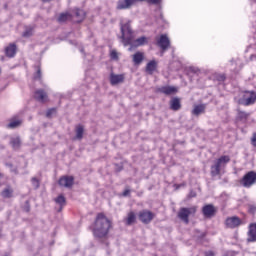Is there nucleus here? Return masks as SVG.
Returning <instances> with one entry per match:
<instances>
[{"label": "nucleus", "instance_id": "obj_1", "mask_svg": "<svg viewBox=\"0 0 256 256\" xmlns=\"http://www.w3.org/2000/svg\"><path fill=\"white\" fill-rule=\"evenodd\" d=\"M110 228L111 222L106 218L105 214H98L93 228L94 237H98V239L107 237Z\"/></svg>", "mask_w": 256, "mask_h": 256}, {"label": "nucleus", "instance_id": "obj_2", "mask_svg": "<svg viewBox=\"0 0 256 256\" xmlns=\"http://www.w3.org/2000/svg\"><path fill=\"white\" fill-rule=\"evenodd\" d=\"M120 31L122 34L120 38L122 39L124 47H127V45H133V39H135V36L133 35V29H131V20L125 24L121 22Z\"/></svg>", "mask_w": 256, "mask_h": 256}, {"label": "nucleus", "instance_id": "obj_3", "mask_svg": "<svg viewBox=\"0 0 256 256\" xmlns=\"http://www.w3.org/2000/svg\"><path fill=\"white\" fill-rule=\"evenodd\" d=\"M231 161L229 156H221L220 158L214 161V164L211 166V175L212 177H217L221 175V169L225 168L227 163Z\"/></svg>", "mask_w": 256, "mask_h": 256}, {"label": "nucleus", "instance_id": "obj_4", "mask_svg": "<svg viewBox=\"0 0 256 256\" xmlns=\"http://www.w3.org/2000/svg\"><path fill=\"white\" fill-rule=\"evenodd\" d=\"M195 213H197V207L193 206V207H189V208H180L179 212H178V218L183 221V223H185L186 225H189V217H191V215H195Z\"/></svg>", "mask_w": 256, "mask_h": 256}, {"label": "nucleus", "instance_id": "obj_5", "mask_svg": "<svg viewBox=\"0 0 256 256\" xmlns=\"http://www.w3.org/2000/svg\"><path fill=\"white\" fill-rule=\"evenodd\" d=\"M255 102H256L255 91H245L242 93V96L239 99L240 105H245L246 107H249V105H255Z\"/></svg>", "mask_w": 256, "mask_h": 256}, {"label": "nucleus", "instance_id": "obj_6", "mask_svg": "<svg viewBox=\"0 0 256 256\" xmlns=\"http://www.w3.org/2000/svg\"><path fill=\"white\" fill-rule=\"evenodd\" d=\"M241 185H243V187H252V185L256 184V172L255 171H250L248 173H246L242 180H241Z\"/></svg>", "mask_w": 256, "mask_h": 256}, {"label": "nucleus", "instance_id": "obj_7", "mask_svg": "<svg viewBox=\"0 0 256 256\" xmlns=\"http://www.w3.org/2000/svg\"><path fill=\"white\" fill-rule=\"evenodd\" d=\"M154 217H155V214H153L151 211H148V210L140 211L138 214L139 220L143 222L145 225H148V223H151Z\"/></svg>", "mask_w": 256, "mask_h": 256}, {"label": "nucleus", "instance_id": "obj_8", "mask_svg": "<svg viewBox=\"0 0 256 256\" xmlns=\"http://www.w3.org/2000/svg\"><path fill=\"white\" fill-rule=\"evenodd\" d=\"M202 213L204 217L211 219V217H215V215H217V208L213 204H207L203 206Z\"/></svg>", "mask_w": 256, "mask_h": 256}, {"label": "nucleus", "instance_id": "obj_9", "mask_svg": "<svg viewBox=\"0 0 256 256\" xmlns=\"http://www.w3.org/2000/svg\"><path fill=\"white\" fill-rule=\"evenodd\" d=\"M157 45H159L160 49L162 51H167L171 45V41L169 40V37L167 34H162L160 38L157 40Z\"/></svg>", "mask_w": 256, "mask_h": 256}, {"label": "nucleus", "instance_id": "obj_10", "mask_svg": "<svg viewBox=\"0 0 256 256\" xmlns=\"http://www.w3.org/2000/svg\"><path fill=\"white\" fill-rule=\"evenodd\" d=\"M75 183V178L73 176H63L59 179V186L66 187L67 189L73 187Z\"/></svg>", "mask_w": 256, "mask_h": 256}, {"label": "nucleus", "instance_id": "obj_11", "mask_svg": "<svg viewBox=\"0 0 256 256\" xmlns=\"http://www.w3.org/2000/svg\"><path fill=\"white\" fill-rule=\"evenodd\" d=\"M135 5V0H120L117 3V9L123 10V9H131Z\"/></svg>", "mask_w": 256, "mask_h": 256}, {"label": "nucleus", "instance_id": "obj_12", "mask_svg": "<svg viewBox=\"0 0 256 256\" xmlns=\"http://www.w3.org/2000/svg\"><path fill=\"white\" fill-rule=\"evenodd\" d=\"M226 225L230 229H235V227H239V225H241V219H239V217H237V216L227 218L226 219Z\"/></svg>", "mask_w": 256, "mask_h": 256}, {"label": "nucleus", "instance_id": "obj_13", "mask_svg": "<svg viewBox=\"0 0 256 256\" xmlns=\"http://www.w3.org/2000/svg\"><path fill=\"white\" fill-rule=\"evenodd\" d=\"M256 241V223H252L249 225V231H248V243H253Z\"/></svg>", "mask_w": 256, "mask_h": 256}, {"label": "nucleus", "instance_id": "obj_14", "mask_svg": "<svg viewBox=\"0 0 256 256\" xmlns=\"http://www.w3.org/2000/svg\"><path fill=\"white\" fill-rule=\"evenodd\" d=\"M125 81L124 74H111L110 75V83L111 85H119V83H123Z\"/></svg>", "mask_w": 256, "mask_h": 256}, {"label": "nucleus", "instance_id": "obj_15", "mask_svg": "<svg viewBox=\"0 0 256 256\" xmlns=\"http://www.w3.org/2000/svg\"><path fill=\"white\" fill-rule=\"evenodd\" d=\"M159 91L164 95H175V93H177V88L175 86H163L159 88Z\"/></svg>", "mask_w": 256, "mask_h": 256}, {"label": "nucleus", "instance_id": "obj_16", "mask_svg": "<svg viewBox=\"0 0 256 256\" xmlns=\"http://www.w3.org/2000/svg\"><path fill=\"white\" fill-rule=\"evenodd\" d=\"M145 59V54L143 52H136L132 56V61L134 65H141L143 63V60Z\"/></svg>", "mask_w": 256, "mask_h": 256}, {"label": "nucleus", "instance_id": "obj_17", "mask_svg": "<svg viewBox=\"0 0 256 256\" xmlns=\"http://www.w3.org/2000/svg\"><path fill=\"white\" fill-rule=\"evenodd\" d=\"M170 109L172 111H179L181 109V99L174 97L170 100Z\"/></svg>", "mask_w": 256, "mask_h": 256}, {"label": "nucleus", "instance_id": "obj_18", "mask_svg": "<svg viewBox=\"0 0 256 256\" xmlns=\"http://www.w3.org/2000/svg\"><path fill=\"white\" fill-rule=\"evenodd\" d=\"M13 193H14L13 187L7 186L1 191L0 195L1 197H3V199H11V197H13Z\"/></svg>", "mask_w": 256, "mask_h": 256}, {"label": "nucleus", "instance_id": "obj_19", "mask_svg": "<svg viewBox=\"0 0 256 256\" xmlns=\"http://www.w3.org/2000/svg\"><path fill=\"white\" fill-rule=\"evenodd\" d=\"M36 101L40 103H45L47 101V93L43 90H37L34 95Z\"/></svg>", "mask_w": 256, "mask_h": 256}, {"label": "nucleus", "instance_id": "obj_20", "mask_svg": "<svg viewBox=\"0 0 256 256\" xmlns=\"http://www.w3.org/2000/svg\"><path fill=\"white\" fill-rule=\"evenodd\" d=\"M5 53L7 57H10V58L15 57L17 53V46L15 44H10L8 47H6Z\"/></svg>", "mask_w": 256, "mask_h": 256}, {"label": "nucleus", "instance_id": "obj_21", "mask_svg": "<svg viewBox=\"0 0 256 256\" xmlns=\"http://www.w3.org/2000/svg\"><path fill=\"white\" fill-rule=\"evenodd\" d=\"M156 70H157V61L152 60V61L147 63V65H146V72L149 75H153V73H155Z\"/></svg>", "mask_w": 256, "mask_h": 256}, {"label": "nucleus", "instance_id": "obj_22", "mask_svg": "<svg viewBox=\"0 0 256 256\" xmlns=\"http://www.w3.org/2000/svg\"><path fill=\"white\" fill-rule=\"evenodd\" d=\"M83 133H85V128L83 125L76 126V136L74 139L81 141V139H83Z\"/></svg>", "mask_w": 256, "mask_h": 256}, {"label": "nucleus", "instance_id": "obj_23", "mask_svg": "<svg viewBox=\"0 0 256 256\" xmlns=\"http://www.w3.org/2000/svg\"><path fill=\"white\" fill-rule=\"evenodd\" d=\"M201 113H205V105H196L194 106V109L192 110V115L199 116Z\"/></svg>", "mask_w": 256, "mask_h": 256}, {"label": "nucleus", "instance_id": "obj_24", "mask_svg": "<svg viewBox=\"0 0 256 256\" xmlns=\"http://www.w3.org/2000/svg\"><path fill=\"white\" fill-rule=\"evenodd\" d=\"M136 219H137V216L135 215V212H129L126 218V225H133Z\"/></svg>", "mask_w": 256, "mask_h": 256}, {"label": "nucleus", "instance_id": "obj_25", "mask_svg": "<svg viewBox=\"0 0 256 256\" xmlns=\"http://www.w3.org/2000/svg\"><path fill=\"white\" fill-rule=\"evenodd\" d=\"M143 45H147V37L145 36H142L140 38H137L135 41H134V46L135 47H141Z\"/></svg>", "mask_w": 256, "mask_h": 256}, {"label": "nucleus", "instance_id": "obj_26", "mask_svg": "<svg viewBox=\"0 0 256 256\" xmlns=\"http://www.w3.org/2000/svg\"><path fill=\"white\" fill-rule=\"evenodd\" d=\"M10 143H11L13 149H19V147H21V138H19V137L11 138Z\"/></svg>", "mask_w": 256, "mask_h": 256}, {"label": "nucleus", "instance_id": "obj_27", "mask_svg": "<svg viewBox=\"0 0 256 256\" xmlns=\"http://www.w3.org/2000/svg\"><path fill=\"white\" fill-rule=\"evenodd\" d=\"M75 16L77 17V22L81 23V21H83V19H85V11L81 10V9H76L75 10Z\"/></svg>", "mask_w": 256, "mask_h": 256}, {"label": "nucleus", "instance_id": "obj_28", "mask_svg": "<svg viewBox=\"0 0 256 256\" xmlns=\"http://www.w3.org/2000/svg\"><path fill=\"white\" fill-rule=\"evenodd\" d=\"M69 19H71V14L68 13V12L62 13V14H60V16L58 17L59 23H65V21H69Z\"/></svg>", "mask_w": 256, "mask_h": 256}, {"label": "nucleus", "instance_id": "obj_29", "mask_svg": "<svg viewBox=\"0 0 256 256\" xmlns=\"http://www.w3.org/2000/svg\"><path fill=\"white\" fill-rule=\"evenodd\" d=\"M21 123H23L21 120H14L11 121L7 127L8 129H17V127H21Z\"/></svg>", "mask_w": 256, "mask_h": 256}, {"label": "nucleus", "instance_id": "obj_30", "mask_svg": "<svg viewBox=\"0 0 256 256\" xmlns=\"http://www.w3.org/2000/svg\"><path fill=\"white\" fill-rule=\"evenodd\" d=\"M55 202L58 203V205H60V208L58 211H61L65 205V196L60 195L55 199Z\"/></svg>", "mask_w": 256, "mask_h": 256}, {"label": "nucleus", "instance_id": "obj_31", "mask_svg": "<svg viewBox=\"0 0 256 256\" xmlns=\"http://www.w3.org/2000/svg\"><path fill=\"white\" fill-rule=\"evenodd\" d=\"M237 117H238V119H240V121H243L245 119H248L249 113H247L245 111L238 110Z\"/></svg>", "mask_w": 256, "mask_h": 256}, {"label": "nucleus", "instance_id": "obj_32", "mask_svg": "<svg viewBox=\"0 0 256 256\" xmlns=\"http://www.w3.org/2000/svg\"><path fill=\"white\" fill-rule=\"evenodd\" d=\"M55 113H57V110L55 108H51L46 112V117H48V119H51V117H53Z\"/></svg>", "mask_w": 256, "mask_h": 256}, {"label": "nucleus", "instance_id": "obj_33", "mask_svg": "<svg viewBox=\"0 0 256 256\" xmlns=\"http://www.w3.org/2000/svg\"><path fill=\"white\" fill-rule=\"evenodd\" d=\"M31 35H33V28H28L23 33V37H31Z\"/></svg>", "mask_w": 256, "mask_h": 256}, {"label": "nucleus", "instance_id": "obj_34", "mask_svg": "<svg viewBox=\"0 0 256 256\" xmlns=\"http://www.w3.org/2000/svg\"><path fill=\"white\" fill-rule=\"evenodd\" d=\"M31 183H32L34 189H39V180L37 178H35V177L32 178Z\"/></svg>", "mask_w": 256, "mask_h": 256}, {"label": "nucleus", "instance_id": "obj_35", "mask_svg": "<svg viewBox=\"0 0 256 256\" xmlns=\"http://www.w3.org/2000/svg\"><path fill=\"white\" fill-rule=\"evenodd\" d=\"M215 79L217 81H223L225 79V75L224 74H215Z\"/></svg>", "mask_w": 256, "mask_h": 256}, {"label": "nucleus", "instance_id": "obj_36", "mask_svg": "<svg viewBox=\"0 0 256 256\" xmlns=\"http://www.w3.org/2000/svg\"><path fill=\"white\" fill-rule=\"evenodd\" d=\"M251 144L253 145V147H256V132L253 133L251 137Z\"/></svg>", "mask_w": 256, "mask_h": 256}, {"label": "nucleus", "instance_id": "obj_37", "mask_svg": "<svg viewBox=\"0 0 256 256\" xmlns=\"http://www.w3.org/2000/svg\"><path fill=\"white\" fill-rule=\"evenodd\" d=\"M147 3H151L152 5H159L162 0H146Z\"/></svg>", "mask_w": 256, "mask_h": 256}, {"label": "nucleus", "instance_id": "obj_38", "mask_svg": "<svg viewBox=\"0 0 256 256\" xmlns=\"http://www.w3.org/2000/svg\"><path fill=\"white\" fill-rule=\"evenodd\" d=\"M110 57H111V59H117V52L116 51H112L111 53H110Z\"/></svg>", "mask_w": 256, "mask_h": 256}, {"label": "nucleus", "instance_id": "obj_39", "mask_svg": "<svg viewBox=\"0 0 256 256\" xmlns=\"http://www.w3.org/2000/svg\"><path fill=\"white\" fill-rule=\"evenodd\" d=\"M130 193H131V190L126 189V190L123 192V197H127V195H129Z\"/></svg>", "mask_w": 256, "mask_h": 256}, {"label": "nucleus", "instance_id": "obj_40", "mask_svg": "<svg viewBox=\"0 0 256 256\" xmlns=\"http://www.w3.org/2000/svg\"><path fill=\"white\" fill-rule=\"evenodd\" d=\"M205 256H215V253L213 251L205 252Z\"/></svg>", "mask_w": 256, "mask_h": 256}, {"label": "nucleus", "instance_id": "obj_41", "mask_svg": "<svg viewBox=\"0 0 256 256\" xmlns=\"http://www.w3.org/2000/svg\"><path fill=\"white\" fill-rule=\"evenodd\" d=\"M37 75H38V79H41V70L40 69H38Z\"/></svg>", "mask_w": 256, "mask_h": 256}, {"label": "nucleus", "instance_id": "obj_42", "mask_svg": "<svg viewBox=\"0 0 256 256\" xmlns=\"http://www.w3.org/2000/svg\"><path fill=\"white\" fill-rule=\"evenodd\" d=\"M192 71H194V73H197V71H199V69L192 68Z\"/></svg>", "mask_w": 256, "mask_h": 256}, {"label": "nucleus", "instance_id": "obj_43", "mask_svg": "<svg viewBox=\"0 0 256 256\" xmlns=\"http://www.w3.org/2000/svg\"><path fill=\"white\" fill-rule=\"evenodd\" d=\"M190 196H191V197H195V192H191V193H190Z\"/></svg>", "mask_w": 256, "mask_h": 256}, {"label": "nucleus", "instance_id": "obj_44", "mask_svg": "<svg viewBox=\"0 0 256 256\" xmlns=\"http://www.w3.org/2000/svg\"><path fill=\"white\" fill-rule=\"evenodd\" d=\"M13 173H17V168L12 169Z\"/></svg>", "mask_w": 256, "mask_h": 256}, {"label": "nucleus", "instance_id": "obj_45", "mask_svg": "<svg viewBox=\"0 0 256 256\" xmlns=\"http://www.w3.org/2000/svg\"><path fill=\"white\" fill-rule=\"evenodd\" d=\"M139 1H147V0H135V4L139 3Z\"/></svg>", "mask_w": 256, "mask_h": 256}, {"label": "nucleus", "instance_id": "obj_46", "mask_svg": "<svg viewBox=\"0 0 256 256\" xmlns=\"http://www.w3.org/2000/svg\"><path fill=\"white\" fill-rule=\"evenodd\" d=\"M44 1V3H47V2H49V1H51V0H43Z\"/></svg>", "mask_w": 256, "mask_h": 256}, {"label": "nucleus", "instance_id": "obj_47", "mask_svg": "<svg viewBox=\"0 0 256 256\" xmlns=\"http://www.w3.org/2000/svg\"><path fill=\"white\" fill-rule=\"evenodd\" d=\"M8 167H13V164H8Z\"/></svg>", "mask_w": 256, "mask_h": 256}, {"label": "nucleus", "instance_id": "obj_48", "mask_svg": "<svg viewBox=\"0 0 256 256\" xmlns=\"http://www.w3.org/2000/svg\"><path fill=\"white\" fill-rule=\"evenodd\" d=\"M251 209H252V211H255V210H256V208H255V207H252Z\"/></svg>", "mask_w": 256, "mask_h": 256}, {"label": "nucleus", "instance_id": "obj_49", "mask_svg": "<svg viewBox=\"0 0 256 256\" xmlns=\"http://www.w3.org/2000/svg\"><path fill=\"white\" fill-rule=\"evenodd\" d=\"M1 177H3V174L0 173V179H1Z\"/></svg>", "mask_w": 256, "mask_h": 256}]
</instances>
